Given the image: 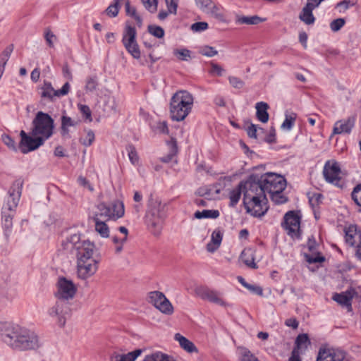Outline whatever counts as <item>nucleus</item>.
Wrapping results in <instances>:
<instances>
[{"instance_id": "nucleus-15", "label": "nucleus", "mask_w": 361, "mask_h": 361, "mask_svg": "<svg viewBox=\"0 0 361 361\" xmlns=\"http://www.w3.org/2000/svg\"><path fill=\"white\" fill-rule=\"evenodd\" d=\"M148 302L164 314L169 315L173 312L171 303L161 292L152 291L149 293Z\"/></svg>"}, {"instance_id": "nucleus-18", "label": "nucleus", "mask_w": 361, "mask_h": 361, "mask_svg": "<svg viewBox=\"0 0 361 361\" xmlns=\"http://www.w3.org/2000/svg\"><path fill=\"white\" fill-rule=\"evenodd\" d=\"M316 361H350L345 351L334 348H321Z\"/></svg>"}, {"instance_id": "nucleus-10", "label": "nucleus", "mask_w": 361, "mask_h": 361, "mask_svg": "<svg viewBox=\"0 0 361 361\" xmlns=\"http://www.w3.org/2000/svg\"><path fill=\"white\" fill-rule=\"evenodd\" d=\"M70 87L69 82H66L60 90H56L50 82L44 80L39 88L41 102H54L56 98L68 94Z\"/></svg>"}, {"instance_id": "nucleus-22", "label": "nucleus", "mask_w": 361, "mask_h": 361, "mask_svg": "<svg viewBox=\"0 0 361 361\" xmlns=\"http://www.w3.org/2000/svg\"><path fill=\"white\" fill-rule=\"evenodd\" d=\"M319 6L318 4L312 3L307 0L306 5L303 7L299 16L300 20L307 25L313 24L315 21V18L313 16L312 11Z\"/></svg>"}, {"instance_id": "nucleus-42", "label": "nucleus", "mask_w": 361, "mask_h": 361, "mask_svg": "<svg viewBox=\"0 0 361 361\" xmlns=\"http://www.w3.org/2000/svg\"><path fill=\"white\" fill-rule=\"evenodd\" d=\"M13 50V45L10 44L2 51V53L0 54V65H2L5 67V65L8 61Z\"/></svg>"}, {"instance_id": "nucleus-19", "label": "nucleus", "mask_w": 361, "mask_h": 361, "mask_svg": "<svg viewBox=\"0 0 361 361\" xmlns=\"http://www.w3.org/2000/svg\"><path fill=\"white\" fill-rule=\"evenodd\" d=\"M341 171L338 164L336 161L331 164L330 161L326 162L323 174L325 180L336 186H340Z\"/></svg>"}, {"instance_id": "nucleus-14", "label": "nucleus", "mask_w": 361, "mask_h": 361, "mask_svg": "<svg viewBox=\"0 0 361 361\" xmlns=\"http://www.w3.org/2000/svg\"><path fill=\"white\" fill-rule=\"evenodd\" d=\"M20 135V149L23 154L33 151L42 146L47 140L41 135L32 136L27 135L24 130H21Z\"/></svg>"}, {"instance_id": "nucleus-16", "label": "nucleus", "mask_w": 361, "mask_h": 361, "mask_svg": "<svg viewBox=\"0 0 361 361\" xmlns=\"http://www.w3.org/2000/svg\"><path fill=\"white\" fill-rule=\"evenodd\" d=\"M99 259H85L77 261V274L78 278L85 280L97 272L98 269Z\"/></svg>"}, {"instance_id": "nucleus-34", "label": "nucleus", "mask_w": 361, "mask_h": 361, "mask_svg": "<svg viewBox=\"0 0 361 361\" xmlns=\"http://www.w3.org/2000/svg\"><path fill=\"white\" fill-rule=\"evenodd\" d=\"M352 295L350 293L345 292L341 293H336L333 296V300L341 305L342 306L351 307Z\"/></svg>"}, {"instance_id": "nucleus-54", "label": "nucleus", "mask_w": 361, "mask_h": 361, "mask_svg": "<svg viewBox=\"0 0 361 361\" xmlns=\"http://www.w3.org/2000/svg\"><path fill=\"white\" fill-rule=\"evenodd\" d=\"M208 23L206 22H197L191 25L190 29L194 32H200L208 28Z\"/></svg>"}, {"instance_id": "nucleus-9", "label": "nucleus", "mask_w": 361, "mask_h": 361, "mask_svg": "<svg viewBox=\"0 0 361 361\" xmlns=\"http://www.w3.org/2000/svg\"><path fill=\"white\" fill-rule=\"evenodd\" d=\"M247 183V179L245 181H241L239 183V185H238V187H236L235 188H234L233 190H232L230 192V194H229V198L231 200L230 206L234 207L237 204V203L238 202V201L240 198L241 193L243 192V204L246 209V212L247 213L250 214L253 216L262 217V216H263V214H258L259 212H256L257 210V208L255 209V206L254 205V204H251L250 205V204H247V203H248V202L245 201V194L247 190V188H246Z\"/></svg>"}, {"instance_id": "nucleus-13", "label": "nucleus", "mask_w": 361, "mask_h": 361, "mask_svg": "<svg viewBox=\"0 0 361 361\" xmlns=\"http://www.w3.org/2000/svg\"><path fill=\"white\" fill-rule=\"evenodd\" d=\"M197 7L206 15L221 22L225 21V16L220 5L212 0H195Z\"/></svg>"}, {"instance_id": "nucleus-37", "label": "nucleus", "mask_w": 361, "mask_h": 361, "mask_svg": "<svg viewBox=\"0 0 361 361\" xmlns=\"http://www.w3.org/2000/svg\"><path fill=\"white\" fill-rule=\"evenodd\" d=\"M94 223L95 231L99 233L103 238H108L109 236V228L106 225V221H100L96 218V221H93Z\"/></svg>"}, {"instance_id": "nucleus-8", "label": "nucleus", "mask_w": 361, "mask_h": 361, "mask_svg": "<svg viewBox=\"0 0 361 361\" xmlns=\"http://www.w3.org/2000/svg\"><path fill=\"white\" fill-rule=\"evenodd\" d=\"M71 314V303L68 301L56 299V302L48 310V314L56 319L60 327H63Z\"/></svg>"}, {"instance_id": "nucleus-12", "label": "nucleus", "mask_w": 361, "mask_h": 361, "mask_svg": "<svg viewBox=\"0 0 361 361\" xmlns=\"http://www.w3.org/2000/svg\"><path fill=\"white\" fill-rule=\"evenodd\" d=\"M57 290L55 293L56 299L68 301L72 300L77 292L74 283L65 277H59L56 283Z\"/></svg>"}, {"instance_id": "nucleus-55", "label": "nucleus", "mask_w": 361, "mask_h": 361, "mask_svg": "<svg viewBox=\"0 0 361 361\" xmlns=\"http://www.w3.org/2000/svg\"><path fill=\"white\" fill-rule=\"evenodd\" d=\"M128 152L129 159L133 164H135L138 162V156L135 148L133 145H130L127 148Z\"/></svg>"}, {"instance_id": "nucleus-28", "label": "nucleus", "mask_w": 361, "mask_h": 361, "mask_svg": "<svg viewBox=\"0 0 361 361\" xmlns=\"http://www.w3.org/2000/svg\"><path fill=\"white\" fill-rule=\"evenodd\" d=\"M136 35L137 32L135 28L131 25H126L122 39L123 46H126V44L128 45L130 44L137 43Z\"/></svg>"}, {"instance_id": "nucleus-38", "label": "nucleus", "mask_w": 361, "mask_h": 361, "mask_svg": "<svg viewBox=\"0 0 361 361\" xmlns=\"http://www.w3.org/2000/svg\"><path fill=\"white\" fill-rule=\"evenodd\" d=\"M219 212L216 209H204L202 211H197L195 212L194 216L195 218L200 219H216L219 216Z\"/></svg>"}, {"instance_id": "nucleus-4", "label": "nucleus", "mask_w": 361, "mask_h": 361, "mask_svg": "<svg viewBox=\"0 0 361 361\" xmlns=\"http://www.w3.org/2000/svg\"><path fill=\"white\" fill-rule=\"evenodd\" d=\"M166 217V204L157 198L151 197L148 201L145 224L154 235L160 234Z\"/></svg>"}, {"instance_id": "nucleus-40", "label": "nucleus", "mask_w": 361, "mask_h": 361, "mask_svg": "<svg viewBox=\"0 0 361 361\" xmlns=\"http://www.w3.org/2000/svg\"><path fill=\"white\" fill-rule=\"evenodd\" d=\"M309 203L314 209L322 202L323 195L321 193H308Z\"/></svg>"}, {"instance_id": "nucleus-41", "label": "nucleus", "mask_w": 361, "mask_h": 361, "mask_svg": "<svg viewBox=\"0 0 361 361\" xmlns=\"http://www.w3.org/2000/svg\"><path fill=\"white\" fill-rule=\"evenodd\" d=\"M98 86V79L96 75L89 76L86 79L85 90L87 92H93L96 90Z\"/></svg>"}, {"instance_id": "nucleus-35", "label": "nucleus", "mask_w": 361, "mask_h": 361, "mask_svg": "<svg viewBox=\"0 0 361 361\" xmlns=\"http://www.w3.org/2000/svg\"><path fill=\"white\" fill-rule=\"evenodd\" d=\"M241 260L249 267L256 269L257 266L255 262L253 252L250 249L244 250L240 255Z\"/></svg>"}, {"instance_id": "nucleus-39", "label": "nucleus", "mask_w": 361, "mask_h": 361, "mask_svg": "<svg viewBox=\"0 0 361 361\" xmlns=\"http://www.w3.org/2000/svg\"><path fill=\"white\" fill-rule=\"evenodd\" d=\"M296 118L297 114L295 113H286L285 115V120L281 124V128L288 130H291L296 120Z\"/></svg>"}, {"instance_id": "nucleus-48", "label": "nucleus", "mask_w": 361, "mask_h": 361, "mask_svg": "<svg viewBox=\"0 0 361 361\" xmlns=\"http://www.w3.org/2000/svg\"><path fill=\"white\" fill-rule=\"evenodd\" d=\"M351 196L355 204L361 207V184H359L354 188L351 193Z\"/></svg>"}, {"instance_id": "nucleus-3", "label": "nucleus", "mask_w": 361, "mask_h": 361, "mask_svg": "<svg viewBox=\"0 0 361 361\" xmlns=\"http://www.w3.org/2000/svg\"><path fill=\"white\" fill-rule=\"evenodd\" d=\"M24 180L18 178L13 181L8 190V199L1 209V226L4 236L8 240L13 228V218L20 201Z\"/></svg>"}, {"instance_id": "nucleus-46", "label": "nucleus", "mask_w": 361, "mask_h": 361, "mask_svg": "<svg viewBox=\"0 0 361 361\" xmlns=\"http://www.w3.org/2000/svg\"><path fill=\"white\" fill-rule=\"evenodd\" d=\"M148 32L157 38H162L164 36V30L162 27L157 25H149Z\"/></svg>"}, {"instance_id": "nucleus-17", "label": "nucleus", "mask_w": 361, "mask_h": 361, "mask_svg": "<svg viewBox=\"0 0 361 361\" xmlns=\"http://www.w3.org/2000/svg\"><path fill=\"white\" fill-rule=\"evenodd\" d=\"M197 295L202 300L209 302L226 307L228 303L223 298V293L207 287H200L196 289Z\"/></svg>"}, {"instance_id": "nucleus-49", "label": "nucleus", "mask_w": 361, "mask_h": 361, "mask_svg": "<svg viewBox=\"0 0 361 361\" xmlns=\"http://www.w3.org/2000/svg\"><path fill=\"white\" fill-rule=\"evenodd\" d=\"M240 354V361H259L255 355L246 348L243 349Z\"/></svg>"}, {"instance_id": "nucleus-32", "label": "nucleus", "mask_w": 361, "mask_h": 361, "mask_svg": "<svg viewBox=\"0 0 361 361\" xmlns=\"http://www.w3.org/2000/svg\"><path fill=\"white\" fill-rule=\"evenodd\" d=\"M264 21H265V19L262 18L258 16H241L237 15L235 17V23L240 25H257Z\"/></svg>"}, {"instance_id": "nucleus-63", "label": "nucleus", "mask_w": 361, "mask_h": 361, "mask_svg": "<svg viewBox=\"0 0 361 361\" xmlns=\"http://www.w3.org/2000/svg\"><path fill=\"white\" fill-rule=\"evenodd\" d=\"M78 108L80 112L85 116L86 118L92 121L91 118V111L88 106L84 104L78 105Z\"/></svg>"}, {"instance_id": "nucleus-56", "label": "nucleus", "mask_w": 361, "mask_h": 361, "mask_svg": "<svg viewBox=\"0 0 361 361\" xmlns=\"http://www.w3.org/2000/svg\"><path fill=\"white\" fill-rule=\"evenodd\" d=\"M257 130L264 132V129L262 128H258L257 125L251 123L247 129V133L250 137L256 139L257 137Z\"/></svg>"}, {"instance_id": "nucleus-53", "label": "nucleus", "mask_w": 361, "mask_h": 361, "mask_svg": "<svg viewBox=\"0 0 361 361\" xmlns=\"http://www.w3.org/2000/svg\"><path fill=\"white\" fill-rule=\"evenodd\" d=\"M142 2L150 13H154L157 11L158 0H142Z\"/></svg>"}, {"instance_id": "nucleus-33", "label": "nucleus", "mask_w": 361, "mask_h": 361, "mask_svg": "<svg viewBox=\"0 0 361 361\" xmlns=\"http://www.w3.org/2000/svg\"><path fill=\"white\" fill-rule=\"evenodd\" d=\"M143 361H177L173 357L159 351L152 353L145 357Z\"/></svg>"}, {"instance_id": "nucleus-27", "label": "nucleus", "mask_w": 361, "mask_h": 361, "mask_svg": "<svg viewBox=\"0 0 361 361\" xmlns=\"http://www.w3.org/2000/svg\"><path fill=\"white\" fill-rule=\"evenodd\" d=\"M174 338L176 341H178L180 347L186 352L190 353L197 352V348L194 345V343L181 334L178 333L176 334Z\"/></svg>"}, {"instance_id": "nucleus-26", "label": "nucleus", "mask_w": 361, "mask_h": 361, "mask_svg": "<svg viewBox=\"0 0 361 361\" xmlns=\"http://www.w3.org/2000/svg\"><path fill=\"white\" fill-rule=\"evenodd\" d=\"M269 108L268 104L264 102H257L255 105L256 117L262 123H267L269 121Z\"/></svg>"}, {"instance_id": "nucleus-50", "label": "nucleus", "mask_w": 361, "mask_h": 361, "mask_svg": "<svg viewBox=\"0 0 361 361\" xmlns=\"http://www.w3.org/2000/svg\"><path fill=\"white\" fill-rule=\"evenodd\" d=\"M174 54L178 56L180 60L182 61H188L191 58L190 56V51L186 49H176L174 50Z\"/></svg>"}, {"instance_id": "nucleus-31", "label": "nucleus", "mask_w": 361, "mask_h": 361, "mask_svg": "<svg viewBox=\"0 0 361 361\" xmlns=\"http://www.w3.org/2000/svg\"><path fill=\"white\" fill-rule=\"evenodd\" d=\"M111 218L113 220L120 219L125 214L124 204L120 200H114L111 203Z\"/></svg>"}, {"instance_id": "nucleus-20", "label": "nucleus", "mask_w": 361, "mask_h": 361, "mask_svg": "<svg viewBox=\"0 0 361 361\" xmlns=\"http://www.w3.org/2000/svg\"><path fill=\"white\" fill-rule=\"evenodd\" d=\"M307 248L310 252H312V255L308 254H305V257L306 261L310 264L317 263V262H323L325 261V257L321 256L319 252H318V246L319 245L315 240V238L313 235H311L308 238Z\"/></svg>"}, {"instance_id": "nucleus-59", "label": "nucleus", "mask_w": 361, "mask_h": 361, "mask_svg": "<svg viewBox=\"0 0 361 361\" xmlns=\"http://www.w3.org/2000/svg\"><path fill=\"white\" fill-rule=\"evenodd\" d=\"M94 140V133L92 130H89L87 133L86 137L85 139H81V143L85 146H90L93 141Z\"/></svg>"}, {"instance_id": "nucleus-64", "label": "nucleus", "mask_w": 361, "mask_h": 361, "mask_svg": "<svg viewBox=\"0 0 361 361\" xmlns=\"http://www.w3.org/2000/svg\"><path fill=\"white\" fill-rule=\"evenodd\" d=\"M78 182L81 186L87 187L89 189V190L93 191V188L85 178L80 176L78 178Z\"/></svg>"}, {"instance_id": "nucleus-52", "label": "nucleus", "mask_w": 361, "mask_h": 361, "mask_svg": "<svg viewBox=\"0 0 361 361\" xmlns=\"http://www.w3.org/2000/svg\"><path fill=\"white\" fill-rule=\"evenodd\" d=\"M200 54L202 56L212 57L218 54V51L212 47L204 46L200 48Z\"/></svg>"}, {"instance_id": "nucleus-21", "label": "nucleus", "mask_w": 361, "mask_h": 361, "mask_svg": "<svg viewBox=\"0 0 361 361\" xmlns=\"http://www.w3.org/2000/svg\"><path fill=\"white\" fill-rule=\"evenodd\" d=\"M111 208L105 202H100L96 206V211L92 213L91 219L96 221V218L100 221H109L111 218Z\"/></svg>"}, {"instance_id": "nucleus-58", "label": "nucleus", "mask_w": 361, "mask_h": 361, "mask_svg": "<svg viewBox=\"0 0 361 361\" xmlns=\"http://www.w3.org/2000/svg\"><path fill=\"white\" fill-rule=\"evenodd\" d=\"M228 80H229L230 84L234 88L240 89L245 85V82L241 79H240L239 78L235 77V76H230L228 78Z\"/></svg>"}, {"instance_id": "nucleus-61", "label": "nucleus", "mask_w": 361, "mask_h": 361, "mask_svg": "<svg viewBox=\"0 0 361 361\" xmlns=\"http://www.w3.org/2000/svg\"><path fill=\"white\" fill-rule=\"evenodd\" d=\"M156 130L161 133L168 134L169 128L166 121H159L156 126Z\"/></svg>"}, {"instance_id": "nucleus-6", "label": "nucleus", "mask_w": 361, "mask_h": 361, "mask_svg": "<svg viewBox=\"0 0 361 361\" xmlns=\"http://www.w3.org/2000/svg\"><path fill=\"white\" fill-rule=\"evenodd\" d=\"M64 249L74 252L77 261L96 259L95 245L88 240H82L79 233H74L67 238L63 243Z\"/></svg>"}, {"instance_id": "nucleus-44", "label": "nucleus", "mask_w": 361, "mask_h": 361, "mask_svg": "<svg viewBox=\"0 0 361 361\" xmlns=\"http://www.w3.org/2000/svg\"><path fill=\"white\" fill-rule=\"evenodd\" d=\"M283 191H276V192L271 193V199L277 204L286 203L288 198L282 194Z\"/></svg>"}, {"instance_id": "nucleus-62", "label": "nucleus", "mask_w": 361, "mask_h": 361, "mask_svg": "<svg viewBox=\"0 0 361 361\" xmlns=\"http://www.w3.org/2000/svg\"><path fill=\"white\" fill-rule=\"evenodd\" d=\"M251 293L256 294L259 296L263 295V289L261 286L257 285L249 284L247 287Z\"/></svg>"}, {"instance_id": "nucleus-30", "label": "nucleus", "mask_w": 361, "mask_h": 361, "mask_svg": "<svg viewBox=\"0 0 361 361\" xmlns=\"http://www.w3.org/2000/svg\"><path fill=\"white\" fill-rule=\"evenodd\" d=\"M345 242L350 245V246H354L357 243V241H361V234L360 232L357 231L356 228L355 227H349V228L345 231Z\"/></svg>"}, {"instance_id": "nucleus-36", "label": "nucleus", "mask_w": 361, "mask_h": 361, "mask_svg": "<svg viewBox=\"0 0 361 361\" xmlns=\"http://www.w3.org/2000/svg\"><path fill=\"white\" fill-rule=\"evenodd\" d=\"M310 343L307 334H299L295 339V346L293 349H298L300 353H302Z\"/></svg>"}, {"instance_id": "nucleus-23", "label": "nucleus", "mask_w": 361, "mask_h": 361, "mask_svg": "<svg viewBox=\"0 0 361 361\" xmlns=\"http://www.w3.org/2000/svg\"><path fill=\"white\" fill-rule=\"evenodd\" d=\"M355 118L353 116L346 120L338 121L336 123L333 132L334 134L350 133L354 127Z\"/></svg>"}, {"instance_id": "nucleus-29", "label": "nucleus", "mask_w": 361, "mask_h": 361, "mask_svg": "<svg viewBox=\"0 0 361 361\" xmlns=\"http://www.w3.org/2000/svg\"><path fill=\"white\" fill-rule=\"evenodd\" d=\"M61 133L63 136L68 135L70 127H75L79 123V120L73 119L66 115H63L61 118Z\"/></svg>"}, {"instance_id": "nucleus-7", "label": "nucleus", "mask_w": 361, "mask_h": 361, "mask_svg": "<svg viewBox=\"0 0 361 361\" xmlns=\"http://www.w3.org/2000/svg\"><path fill=\"white\" fill-rule=\"evenodd\" d=\"M32 124L30 134L32 136L41 135L47 140L53 135L54 121L48 114L38 111Z\"/></svg>"}, {"instance_id": "nucleus-5", "label": "nucleus", "mask_w": 361, "mask_h": 361, "mask_svg": "<svg viewBox=\"0 0 361 361\" xmlns=\"http://www.w3.org/2000/svg\"><path fill=\"white\" fill-rule=\"evenodd\" d=\"M193 97L186 90H179L171 97L170 101V114L173 121L184 120L191 111L193 105Z\"/></svg>"}, {"instance_id": "nucleus-51", "label": "nucleus", "mask_w": 361, "mask_h": 361, "mask_svg": "<svg viewBox=\"0 0 361 361\" xmlns=\"http://www.w3.org/2000/svg\"><path fill=\"white\" fill-rule=\"evenodd\" d=\"M345 23V19L339 18L331 21L330 28L333 32H338L344 26Z\"/></svg>"}, {"instance_id": "nucleus-1", "label": "nucleus", "mask_w": 361, "mask_h": 361, "mask_svg": "<svg viewBox=\"0 0 361 361\" xmlns=\"http://www.w3.org/2000/svg\"><path fill=\"white\" fill-rule=\"evenodd\" d=\"M286 186V179L275 173H266L263 175L252 173L247 178L245 201L247 204H254L256 212L263 216L269 209L266 192L269 194L276 191H283Z\"/></svg>"}, {"instance_id": "nucleus-11", "label": "nucleus", "mask_w": 361, "mask_h": 361, "mask_svg": "<svg viewBox=\"0 0 361 361\" xmlns=\"http://www.w3.org/2000/svg\"><path fill=\"white\" fill-rule=\"evenodd\" d=\"M282 227L292 238H300V216L295 211H289L283 216Z\"/></svg>"}, {"instance_id": "nucleus-2", "label": "nucleus", "mask_w": 361, "mask_h": 361, "mask_svg": "<svg viewBox=\"0 0 361 361\" xmlns=\"http://www.w3.org/2000/svg\"><path fill=\"white\" fill-rule=\"evenodd\" d=\"M0 339L14 350H27L39 346L37 336L9 322H0Z\"/></svg>"}, {"instance_id": "nucleus-60", "label": "nucleus", "mask_w": 361, "mask_h": 361, "mask_svg": "<svg viewBox=\"0 0 361 361\" xmlns=\"http://www.w3.org/2000/svg\"><path fill=\"white\" fill-rule=\"evenodd\" d=\"M45 39L48 45L51 47H54V39H56L55 35L53 34L49 29L46 30L44 35Z\"/></svg>"}, {"instance_id": "nucleus-25", "label": "nucleus", "mask_w": 361, "mask_h": 361, "mask_svg": "<svg viewBox=\"0 0 361 361\" xmlns=\"http://www.w3.org/2000/svg\"><path fill=\"white\" fill-rule=\"evenodd\" d=\"M142 353V349H136L127 354L113 353L110 357V361H135Z\"/></svg>"}, {"instance_id": "nucleus-24", "label": "nucleus", "mask_w": 361, "mask_h": 361, "mask_svg": "<svg viewBox=\"0 0 361 361\" xmlns=\"http://www.w3.org/2000/svg\"><path fill=\"white\" fill-rule=\"evenodd\" d=\"M223 233L219 228L215 229L211 236V241L207 245V250L209 252H215L221 245Z\"/></svg>"}, {"instance_id": "nucleus-45", "label": "nucleus", "mask_w": 361, "mask_h": 361, "mask_svg": "<svg viewBox=\"0 0 361 361\" xmlns=\"http://www.w3.org/2000/svg\"><path fill=\"white\" fill-rule=\"evenodd\" d=\"M120 3L114 1V4L109 5L105 10L106 13L111 18L117 16L119 11Z\"/></svg>"}, {"instance_id": "nucleus-47", "label": "nucleus", "mask_w": 361, "mask_h": 361, "mask_svg": "<svg viewBox=\"0 0 361 361\" xmlns=\"http://www.w3.org/2000/svg\"><path fill=\"white\" fill-rule=\"evenodd\" d=\"M1 140L3 142L11 149H12L14 152L17 151V147L16 146V142L13 140V139L8 135V134L4 133L1 135Z\"/></svg>"}, {"instance_id": "nucleus-57", "label": "nucleus", "mask_w": 361, "mask_h": 361, "mask_svg": "<svg viewBox=\"0 0 361 361\" xmlns=\"http://www.w3.org/2000/svg\"><path fill=\"white\" fill-rule=\"evenodd\" d=\"M169 13L176 14L178 0H165Z\"/></svg>"}, {"instance_id": "nucleus-43", "label": "nucleus", "mask_w": 361, "mask_h": 361, "mask_svg": "<svg viewBox=\"0 0 361 361\" xmlns=\"http://www.w3.org/2000/svg\"><path fill=\"white\" fill-rule=\"evenodd\" d=\"M126 49L128 51V52L134 58L136 59H138L140 58V51L139 49V46L137 43H133L130 44H126L124 46Z\"/></svg>"}]
</instances>
